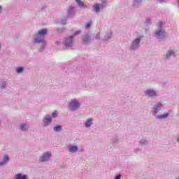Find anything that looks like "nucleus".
I'll use <instances>...</instances> for the list:
<instances>
[{
	"mask_svg": "<svg viewBox=\"0 0 179 179\" xmlns=\"http://www.w3.org/2000/svg\"><path fill=\"white\" fill-rule=\"evenodd\" d=\"M48 31L46 29L39 30L38 31V36H36L35 38V40H34L35 43H43L44 41V38Z\"/></svg>",
	"mask_w": 179,
	"mask_h": 179,
	"instance_id": "1",
	"label": "nucleus"
},
{
	"mask_svg": "<svg viewBox=\"0 0 179 179\" xmlns=\"http://www.w3.org/2000/svg\"><path fill=\"white\" fill-rule=\"evenodd\" d=\"M80 106V103L78 102L76 99H73L69 105V108L70 111H75L78 110Z\"/></svg>",
	"mask_w": 179,
	"mask_h": 179,
	"instance_id": "2",
	"label": "nucleus"
},
{
	"mask_svg": "<svg viewBox=\"0 0 179 179\" xmlns=\"http://www.w3.org/2000/svg\"><path fill=\"white\" fill-rule=\"evenodd\" d=\"M66 47H72V44H73V39L72 36H70L65 40L64 43Z\"/></svg>",
	"mask_w": 179,
	"mask_h": 179,
	"instance_id": "3",
	"label": "nucleus"
},
{
	"mask_svg": "<svg viewBox=\"0 0 179 179\" xmlns=\"http://www.w3.org/2000/svg\"><path fill=\"white\" fill-rule=\"evenodd\" d=\"M50 157H51V154L46 152L41 157L40 162H47V160H50Z\"/></svg>",
	"mask_w": 179,
	"mask_h": 179,
	"instance_id": "4",
	"label": "nucleus"
},
{
	"mask_svg": "<svg viewBox=\"0 0 179 179\" xmlns=\"http://www.w3.org/2000/svg\"><path fill=\"white\" fill-rule=\"evenodd\" d=\"M145 94H147L148 97H155V96H157L156 91H154L152 90H148L147 91H145Z\"/></svg>",
	"mask_w": 179,
	"mask_h": 179,
	"instance_id": "5",
	"label": "nucleus"
},
{
	"mask_svg": "<svg viewBox=\"0 0 179 179\" xmlns=\"http://www.w3.org/2000/svg\"><path fill=\"white\" fill-rule=\"evenodd\" d=\"M29 178L27 175H22V173H17L14 176V179H27Z\"/></svg>",
	"mask_w": 179,
	"mask_h": 179,
	"instance_id": "6",
	"label": "nucleus"
},
{
	"mask_svg": "<svg viewBox=\"0 0 179 179\" xmlns=\"http://www.w3.org/2000/svg\"><path fill=\"white\" fill-rule=\"evenodd\" d=\"M162 103H158L156 106V107L153 108V114L154 115H156V114H157V111H159V108H160V107H162Z\"/></svg>",
	"mask_w": 179,
	"mask_h": 179,
	"instance_id": "7",
	"label": "nucleus"
},
{
	"mask_svg": "<svg viewBox=\"0 0 179 179\" xmlns=\"http://www.w3.org/2000/svg\"><path fill=\"white\" fill-rule=\"evenodd\" d=\"M51 121H52L51 117L46 116L43 120L45 127H47L48 124H50Z\"/></svg>",
	"mask_w": 179,
	"mask_h": 179,
	"instance_id": "8",
	"label": "nucleus"
},
{
	"mask_svg": "<svg viewBox=\"0 0 179 179\" xmlns=\"http://www.w3.org/2000/svg\"><path fill=\"white\" fill-rule=\"evenodd\" d=\"M8 162H9V156L5 155L3 162H0V167H2V166H4V164H6Z\"/></svg>",
	"mask_w": 179,
	"mask_h": 179,
	"instance_id": "9",
	"label": "nucleus"
},
{
	"mask_svg": "<svg viewBox=\"0 0 179 179\" xmlns=\"http://www.w3.org/2000/svg\"><path fill=\"white\" fill-rule=\"evenodd\" d=\"M141 37L136 38L132 43L131 48L136 47L139 45Z\"/></svg>",
	"mask_w": 179,
	"mask_h": 179,
	"instance_id": "10",
	"label": "nucleus"
},
{
	"mask_svg": "<svg viewBox=\"0 0 179 179\" xmlns=\"http://www.w3.org/2000/svg\"><path fill=\"white\" fill-rule=\"evenodd\" d=\"M89 41H90V36H89V35H85L83 39V43L87 44V43H89Z\"/></svg>",
	"mask_w": 179,
	"mask_h": 179,
	"instance_id": "11",
	"label": "nucleus"
},
{
	"mask_svg": "<svg viewBox=\"0 0 179 179\" xmlns=\"http://www.w3.org/2000/svg\"><path fill=\"white\" fill-rule=\"evenodd\" d=\"M78 146L76 145H72L71 147L69 148V150L71 153H75V152H78Z\"/></svg>",
	"mask_w": 179,
	"mask_h": 179,
	"instance_id": "12",
	"label": "nucleus"
},
{
	"mask_svg": "<svg viewBox=\"0 0 179 179\" xmlns=\"http://www.w3.org/2000/svg\"><path fill=\"white\" fill-rule=\"evenodd\" d=\"M92 121H93V119L90 118L85 122V125L87 128H89L92 125Z\"/></svg>",
	"mask_w": 179,
	"mask_h": 179,
	"instance_id": "13",
	"label": "nucleus"
},
{
	"mask_svg": "<svg viewBox=\"0 0 179 179\" xmlns=\"http://www.w3.org/2000/svg\"><path fill=\"white\" fill-rule=\"evenodd\" d=\"M171 55H173V57H176V53H174L173 51L169 50L168 52L166 53V58H170Z\"/></svg>",
	"mask_w": 179,
	"mask_h": 179,
	"instance_id": "14",
	"label": "nucleus"
},
{
	"mask_svg": "<svg viewBox=\"0 0 179 179\" xmlns=\"http://www.w3.org/2000/svg\"><path fill=\"white\" fill-rule=\"evenodd\" d=\"M164 34V31L162 30H158L155 32V36H163Z\"/></svg>",
	"mask_w": 179,
	"mask_h": 179,
	"instance_id": "15",
	"label": "nucleus"
},
{
	"mask_svg": "<svg viewBox=\"0 0 179 179\" xmlns=\"http://www.w3.org/2000/svg\"><path fill=\"white\" fill-rule=\"evenodd\" d=\"M76 1L77 2V3H78L80 8H83V6H85V4L83 3L82 1L76 0Z\"/></svg>",
	"mask_w": 179,
	"mask_h": 179,
	"instance_id": "16",
	"label": "nucleus"
},
{
	"mask_svg": "<svg viewBox=\"0 0 179 179\" xmlns=\"http://www.w3.org/2000/svg\"><path fill=\"white\" fill-rule=\"evenodd\" d=\"M94 10H96V12H99L100 11V6L97 3L94 4Z\"/></svg>",
	"mask_w": 179,
	"mask_h": 179,
	"instance_id": "17",
	"label": "nucleus"
},
{
	"mask_svg": "<svg viewBox=\"0 0 179 179\" xmlns=\"http://www.w3.org/2000/svg\"><path fill=\"white\" fill-rule=\"evenodd\" d=\"M61 129H62V127L61 126H57L54 127V131L55 132H59V131H61Z\"/></svg>",
	"mask_w": 179,
	"mask_h": 179,
	"instance_id": "18",
	"label": "nucleus"
},
{
	"mask_svg": "<svg viewBox=\"0 0 179 179\" xmlns=\"http://www.w3.org/2000/svg\"><path fill=\"white\" fill-rule=\"evenodd\" d=\"M20 129L21 131H26L27 129V126H26L24 124H22L20 125Z\"/></svg>",
	"mask_w": 179,
	"mask_h": 179,
	"instance_id": "19",
	"label": "nucleus"
},
{
	"mask_svg": "<svg viewBox=\"0 0 179 179\" xmlns=\"http://www.w3.org/2000/svg\"><path fill=\"white\" fill-rule=\"evenodd\" d=\"M167 117H169V113H164V115L157 116V118H167Z\"/></svg>",
	"mask_w": 179,
	"mask_h": 179,
	"instance_id": "20",
	"label": "nucleus"
},
{
	"mask_svg": "<svg viewBox=\"0 0 179 179\" xmlns=\"http://www.w3.org/2000/svg\"><path fill=\"white\" fill-rule=\"evenodd\" d=\"M5 86H6V84L5 83H2L0 85V89H5Z\"/></svg>",
	"mask_w": 179,
	"mask_h": 179,
	"instance_id": "21",
	"label": "nucleus"
},
{
	"mask_svg": "<svg viewBox=\"0 0 179 179\" xmlns=\"http://www.w3.org/2000/svg\"><path fill=\"white\" fill-rule=\"evenodd\" d=\"M17 72L19 73L20 72H23V68L22 67H19L17 69Z\"/></svg>",
	"mask_w": 179,
	"mask_h": 179,
	"instance_id": "22",
	"label": "nucleus"
},
{
	"mask_svg": "<svg viewBox=\"0 0 179 179\" xmlns=\"http://www.w3.org/2000/svg\"><path fill=\"white\" fill-rule=\"evenodd\" d=\"M92 22H88L87 24H86V29H89V27H90V26H92Z\"/></svg>",
	"mask_w": 179,
	"mask_h": 179,
	"instance_id": "23",
	"label": "nucleus"
},
{
	"mask_svg": "<svg viewBox=\"0 0 179 179\" xmlns=\"http://www.w3.org/2000/svg\"><path fill=\"white\" fill-rule=\"evenodd\" d=\"M57 114H58V112H57V110H55V111L52 113V117H53L54 118H55V117H57Z\"/></svg>",
	"mask_w": 179,
	"mask_h": 179,
	"instance_id": "24",
	"label": "nucleus"
},
{
	"mask_svg": "<svg viewBox=\"0 0 179 179\" xmlns=\"http://www.w3.org/2000/svg\"><path fill=\"white\" fill-rule=\"evenodd\" d=\"M158 27H159V29H162V27H163V22H160V23L159 24V25H158Z\"/></svg>",
	"mask_w": 179,
	"mask_h": 179,
	"instance_id": "25",
	"label": "nucleus"
},
{
	"mask_svg": "<svg viewBox=\"0 0 179 179\" xmlns=\"http://www.w3.org/2000/svg\"><path fill=\"white\" fill-rule=\"evenodd\" d=\"M77 34H80V31H77L76 33L73 34V36H76Z\"/></svg>",
	"mask_w": 179,
	"mask_h": 179,
	"instance_id": "26",
	"label": "nucleus"
},
{
	"mask_svg": "<svg viewBox=\"0 0 179 179\" xmlns=\"http://www.w3.org/2000/svg\"><path fill=\"white\" fill-rule=\"evenodd\" d=\"M115 179H121V175L119 174V175L116 176Z\"/></svg>",
	"mask_w": 179,
	"mask_h": 179,
	"instance_id": "27",
	"label": "nucleus"
},
{
	"mask_svg": "<svg viewBox=\"0 0 179 179\" xmlns=\"http://www.w3.org/2000/svg\"><path fill=\"white\" fill-rule=\"evenodd\" d=\"M96 38H100V33H98L96 36Z\"/></svg>",
	"mask_w": 179,
	"mask_h": 179,
	"instance_id": "28",
	"label": "nucleus"
},
{
	"mask_svg": "<svg viewBox=\"0 0 179 179\" xmlns=\"http://www.w3.org/2000/svg\"><path fill=\"white\" fill-rule=\"evenodd\" d=\"M63 24H66V20H63Z\"/></svg>",
	"mask_w": 179,
	"mask_h": 179,
	"instance_id": "29",
	"label": "nucleus"
},
{
	"mask_svg": "<svg viewBox=\"0 0 179 179\" xmlns=\"http://www.w3.org/2000/svg\"><path fill=\"white\" fill-rule=\"evenodd\" d=\"M103 6H106V2L103 3Z\"/></svg>",
	"mask_w": 179,
	"mask_h": 179,
	"instance_id": "30",
	"label": "nucleus"
},
{
	"mask_svg": "<svg viewBox=\"0 0 179 179\" xmlns=\"http://www.w3.org/2000/svg\"><path fill=\"white\" fill-rule=\"evenodd\" d=\"M136 3H138V1H134V5H135Z\"/></svg>",
	"mask_w": 179,
	"mask_h": 179,
	"instance_id": "31",
	"label": "nucleus"
},
{
	"mask_svg": "<svg viewBox=\"0 0 179 179\" xmlns=\"http://www.w3.org/2000/svg\"><path fill=\"white\" fill-rule=\"evenodd\" d=\"M178 142H179V138L178 139Z\"/></svg>",
	"mask_w": 179,
	"mask_h": 179,
	"instance_id": "32",
	"label": "nucleus"
},
{
	"mask_svg": "<svg viewBox=\"0 0 179 179\" xmlns=\"http://www.w3.org/2000/svg\"><path fill=\"white\" fill-rule=\"evenodd\" d=\"M1 10V7H0V10Z\"/></svg>",
	"mask_w": 179,
	"mask_h": 179,
	"instance_id": "33",
	"label": "nucleus"
},
{
	"mask_svg": "<svg viewBox=\"0 0 179 179\" xmlns=\"http://www.w3.org/2000/svg\"><path fill=\"white\" fill-rule=\"evenodd\" d=\"M178 3H179V0H178Z\"/></svg>",
	"mask_w": 179,
	"mask_h": 179,
	"instance_id": "34",
	"label": "nucleus"
}]
</instances>
